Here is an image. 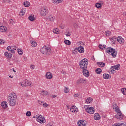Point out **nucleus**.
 Returning <instances> with one entry per match:
<instances>
[{"label": "nucleus", "instance_id": "obj_26", "mask_svg": "<svg viewBox=\"0 0 126 126\" xmlns=\"http://www.w3.org/2000/svg\"><path fill=\"white\" fill-rule=\"evenodd\" d=\"M112 126H126V125L124 123H116Z\"/></svg>", "mask_w": 126, "mask_h": 126}, {"label": "nucleus", "instance_id": "obj_39", "mask_svg": "<svg viewBox=\"0 0 126 126\" xmlns=\"http://www.w3.org/2000/svg\"><path fill=\"white\" fill-rule=\"evenodd\" d=\"M11 48L12 49V53L14 54L15 53L14 51L16 50V47L15 46H11Z\"/></svg>", "mask_w": 126, "mask_h": 126}, {"label": "nucleus", "instance_id": "obj_34", "mask_svg": "<svg viewBox=\"0 0 126 126\" xmlns=\"http://www.w3.org/2000/svg\"><path fill=\"white\" fill-rule=\"evenodd\" d=\"M24 5L25 7H29V6L30 5V3L28 1L24 2Z\"/></svg>", "mask_w": 126, "mask_h": 126}, {"label": "nucleus", "instance_id": "obj_25", "mask_svg": "<svg viewBox=\"0 0 126 126\" xmlns=\"http://www.w3.org/2000/svg\"><path fill=\"white\" fill-rule=\"evenodd\" d=\"M110 40L112 44H115V42H117V38L116 36H114L111 38H110Z\"/></svg>", "mask_w": 126, "mask_h": 126}, {"label": "nucleus", "instance_id": "obj_6", "mask_svg": "<svg viewBox=\"0 0 126 126\" xmlns=\"http://www.w3.org/2000/svg\"><path fill=\"white\" fill-rule=\"evenodd\" d=\"M36 118H37L38 122H41V123H45L46 122L45 118H44L42 115H37Z\"/></svg>", "mask_w": 126, "mask_h": 126}, {"label": "nucleus", "instance_id": "obj_60", "mask_svg": "<svg viewBox=\"0 0 126 126\" xmlns=\"http://www.w3.org/2000/svg\"><path fill=\"white\" fill-rule=\"evenodd\" d=\"M73 26H74V27L76 28V27H77V23H74Z\"/></svg>", "mask_w": 126, "mask_h": 126}, {"label": "nucleus", "instance_id": "obj_53", "mask_svg": "<svg viewBox=\"0 0 126 126\" xmlns=\"http://www.w3.org/2000/svg\"><path fill=\"white\" fill-rule=\"evenodd\" d=\"M9 22L10 24H13L14 23V21L12 19H10Z\"/></svg>", "mask_w": 126, "mask_h": 126}, {"label": "nucleus", "instance_id": "obj_5", "mask_svg": "<svg viewBox=\"0 0 126 126\" xmlns=\"http://www.w3.org/2000/svg\"><path fill=\"white\" fill-rule=\"evenodd\" d=\"M49 12V11L48 10V9L45 8H42L40 10V14L42 16H46L47 14H48V13Z\"/></svg>", "mask_w": 126, "mask_h": 126}, {"label": "nucleus", "instance_id": "obj_14", "mask_svg": "<svg viewBox=\"0 0 126 126\" xmlns=\"http://www.w3.org/2000/svg\"><path fill=\"white\" fill-rule=\"evenodd\" d=\"M8 103L11 107H14L16 105V100H8Z\"/></svg>", "mask_w": 126, "mask_h": 126}, {"label": "nucleus", "instance_id": "obj_49", "mask_svg": "<svg viewBox=\"0 0 126 126\" xmlns=\"http://www.w3.org/2000/svg\"><path fill=\"white\" fill-rule=\"evenodd\" d=\"M7 50H8V51H10V52H11V53H12V49L11 48V46H8L7 48Z\"/></svg>", "mask_w": 126, "mask_h": 126}, {"label": "nucleus", "instance_id": "obj_10", "mask_svg": "<svg viewBox=\"0 0 126 126\" xmlns=\"http://www.w3.org/2000/svg\"><path fill=\"white\" fill-rule=\"evenodd\" d=\"M119 69H120V64L116 65L114 66H112L110 68L111 72H114L113 71H115V70H119Z\"/></svg>", "mask_w": 126, "mask_h": 126}, {"label": "nucleus", "instance_id": "obj_29", "mask_svg": "<svg viewBox=\"0 0 126 126\" xmlns=\"http://www.w3.org/2000/svg\"><path fill=\"white\" fill-rule=\"evenodd\" d=\"M103 77L104 79H109L110 78V75L108 74H103Z\"/></svg>", "mask_w": 126, "mask_h": 126}, {"label": "nucleus", "instance_id": "obj_18", "mask_svg": "<svg viewBox=\"0 0 126 126\" xmlns=\"http://www.w3.org/2000/svg\"><path fill=\"white\" fill-rule=\"evenodd\" d=\"M0 31L1 32H6L7 31V28L5 26H0Z\"/></svg>", "mask_w": 126, "mask_h": 126}, {"label": "nucleus", "instance_id": "obj_45", "mask_svg": "<svg viewBox=\"0 0 126 126\" xmlns=\"http://www.w3.org/2000/svg\"><path fill=\"white\" fill-rule=\"evenodd\" d=\"M25 10V9L22 8L21 11V15H24V14L25 13V12H24Z\"/></svg>", "mask_w": 126, "mask_h": 126}, {"label": "nucleus", "instance_id": "obj_57", "mask_svg": "<svg viewBox=\"0 0 126 126\" xmlns=\"http://www.w3.org/2000/svg\"><path fill=\"white\" fill-rule=\"evenodd\" d=\"M51 98H56L57 95L56 94H52L51 95Z\"/></svg>", "mask_w": 126, "mask_h": 126}, {"label": "nucleus", "instance_id": "obj_61", "mask_svg": "<svg viewBox=\"0 0 126 126\" xmlns=\"http://www.w3.org/2000/svg\"><path fill=\"white\" fill-rule=\"evenodd\" d=\"M47 126H52V124H47Z\"/></svg>", "mask_w": 126, "mask_h": 126}, {"label": "nucleus", "instance_id": "obj_16", "mask_svg": "<svg viewBox=\"0 0 126 126\" xmlns=\"http://www.w3.org/2000/svg\"><path fill=\"white\" fill-rule=\"evenodd\" d=\"M46 77L47 79H52L53 77V75L51 74V72H48L46 74Z\"/></svg>", "mask_w": 126, "mask_h": 126}, {"label": "nucleus", "instance_id": "obj_38", "mask_svg": "<svg viewBox=\"0 0 126 126\" xmlns=\"http://www.w3.org/2000/svg\"><path fill=\"white\" fill-rule=\"evenodd\" d=\"M121 91L124 95H126V88H123L121 89Z\"/></svg>", "mask_w": 126, "mask_h": 126}, {"label": "nucleus", "instance_id": "obj_31", "mask_svg": "<svg viewBox=\"0 0 126 126\" xmlns=\"http://www.w3.org/2000/svg\"><path fill=\"white\" fill-rule=\"evenodd\" d=\"M31 43L32 47H34L37 46V42H36V41L32 40Z\"/></svg>", "mask_w": 126, "mask_h": 126}, {"label": "nucleus", "instance_id": "obj_47", "mask_svg": "<svg viewBox=\"0 0 126 126\" xmlns=\"http://www.w3.org/2000/svg\"><path fill=\"white\" fill-rule=\"evenodd\" d=\"M5 41L3 39H0V45H3Z\"/></svg>", "mask_w": 126, "mask_h": 126}, {"label": "nucleus", "instance_id": "obj_33", "mask_svg": "<svg viewBox=\"0 0 126 126\" xmlns=\"http://www.w3.org/2000/svg\"><path fill=\"white\" fill-rule=\"evenodd\" d=\"M41 95H42L43 96H46V95H48V91H43L41 93Z\"/></svg>", "mask_w": 126, "mask_h": 126}, {"label": "nucleus", "instance_id": "obj_54", "mask_svg": "<svg viewBox=\"0 0 126 126\" xmlns=\"http://www.w3.org/2000/svg\"><path fill=\"white\" fill-rule=\"evenodd\" d=\"M42 106H43V107H44V108H46V107H48V104L44 102Z\"/></svg>", "mask_w": 126, "mask_h": 126}, {"label": "nucleus", "instance_id": "obj_32", "mask_svg": "<svg viewBox=\"0 0 126 126\" xmlns=\"http://www.w3.org/2000/svg\"><path fill=\"white\" fill-rule=\"evenodd\" d=\"M48 19L50 20V21H54V20L55 19V16L53 15H49L48 17Z\"/></svg>", "mask_w": 126, "mask_h": 126}, {"label": "nucleus", "instance_id": "obj_22", "mask_svg": "<svg viewBox=\"0 0 126 126\" xmlns=\"http://www.w3.org/2000/svg\"><path fill=\"white\" fill-rule=\"evenodd\" d=\"M1 106L4 109H6L7 108V104L6 101H3L1 103Z\"/></svg>", "mask_w": 126, "mask_h": 126}, {"label": "nucleus", "instance_id": "obj_9", "mask_svg": "<svg viewBox=\"0 0 126 126\" xmlns=\"http://www.w3.org/2000/svg\"><path fill=\"white\" fill-rule=\"evenodd\" d=\"M78 126H86V124H87V122L85 120H79L78 121Z\"/></svg>", "mask_w": 126, "mask_h": 126}, {"label": "nucleus", "instance_id": "obj_17", "mask_svg": "<svg viewBox=\"0 0 126 126\" xmlns=\"http://www.w3.org/2000/svg\"><path fill=\"white\" fill-rule=\"evenodd\" d=\"M52 2L55 4H59V3L63 2V0H52Z\"/></svg>", "mask_w": 126, "mask_h": 126}, {"label": "nucleus", "instance_id": "obj_24", "mask_svg": "<svg viewBox=\"0 0 126 126\" xmlns=\"http://www.w3.org/2000/svg\"><path fill=\"white\" fill-rule=\"evenodd\" d=\"M28 81L27 80H25L22 84H21V86H22V87H26L27 86V82Z\"/></svg>", "mask_w": 126, "mask_h": 126}, {"label": "nucleus", "instance_id": "obj_4", "mask_svg": "<svg viewBox=\"0 0 126 126\" xmlns=\"http://www.w3.org/2000/svg\"><path fill=\"white\" fill-rule=\"evenodd\" d=\"M17 98V96H16V94L12 93L9 95L8 97V100L16 101Z\"/></svg>", "mask_w": 126, "mask_h": 126}, {"label": "nucleus", "instance_id": "obj_62", "mask_svg": "<svg viewBox=\"0 0 126 126\" xmlns=\"http://www.w3.org/2000/svg\"><path fill=\"white\" fill-rule=\"evenodd\" d=\"M13 71L14 72H16V71H15V70H14V69H13Z\"/></svg>", "mask_w": 126, "mask_h": 126}, {"label": "nucleus", "instance_id": "obj_36", "mask_svg": "<svg viewBox=\"0 0 126 126\" xmlns=\"http://www.w3.org/2000/svg\"><path fill=\"white\" fill-rule=\"evenodd\" d=\"M64 43L66 45H68V46H69V45H71V42L69 40H65Z\"/></svg>", "mask_w": 126, "mask_h": 126}, {"label": "nucleus", "instance_id": "obj_7", "mask_svg": "<svg viewBox=\"0 0 126 126\" xmlns=\"http://www.w3.org/2000/svg\"><path fill=\"white\" fill-rule=\"evenodd\" d=\"M85 110L89 114H94V112H95V109L93 107H89L88 106Z\"/></svg>", "mask_w": 126, "mask_h": 126}, {"label": "nucleus", "instance_id": "obj_52", "mask_svg": "<svg viewBox=\"0 0 126 126\" xmlns=\"http://www.w3.org/2000/svg\"><path fill=\"white\" fill-rule=\"evenodd\" d=\"M65 35L67 37H70V36H71V33L68 32V33H65Z\"/></svg>", "mask_w": 126, "mask_h": 126}, {"label": "nucleus", "instance_id": "obj_27", "mask_svg": "<svg viewBox=\"0 0 126 126\" xmlns=\"http://www.w3.org/2000/svg\"><path fill=\"white\" fill-rule=\"evenodd\" d=\"M113 109L115 110V111L116 112H120V109H119V108H118V106L116 104H114V105H113Z\"/></svg>", "mask_w": 126, "mask_h": 126}, {"label": "nucleus", "instance_id": "obj_59", "mask_svg": "<svg viewBox=\"0 0 126 126\" xmlns=\"http://www.w3.org/2000/svg\"><path fill=\"white\" fill-rule=\"evenodd\" d=\"M58 31L56 32V30H53V32L55 34H58Z\"/></svg>", "mask_w": 126, "mask_h": 126}, {"label": "nucleus", "instance_id": "obj_30", "mask_svg": "<svg viewBox=\"0 0 126 126\" xmlns=\"http://www.w3.org/2000/svg\"><path fill=\"white\" fill-rule=\"evenodd\" d=\"M95 72L97 74H101V73H102V69L100 68H98L96 69Z\"/></svg>", "mask_w": 126, "mask_h": 126}, {"label": "nucleus", "instance_id": "obj_1", "mask_svg": "<svg viewBox=\"0 0 126 126\" xmlns=\"http://www.w3.org/2000/svg\"><path fill=\"white\" fill-rule=\"evenodd\" d=\"M88 65V62H87V59H84L79 62V66L81 69H85V68H87Z\"/></svg>", "mask_w": 126, "mask_h": 126}, {"label": "nucleus", "instance_id": "obj_11", "mask_svg": "<svg viewBox=\"0 0 126 126\" xmlns=\"http://www.w3.org/2000/svg\"><path fill=\"white\" fill-rule=\"evenodd\" d=\"M82 69L83 70V74L84 76L88 77V76H89V71L87 69V68Z\"/></svg>", "mask_w": 126, "mask_h": 126}, {"label": "nucleus", "instance_id": "obj_51", "mask_svg": "<svg viewBox=\"0 0 126 126\" xmlns=\"http://www.w3.org/2000/svg\"><path fill=\"white\" fill-rule=\"evenodd\" d=\"M38 102L40 105H41V106H43L44 105V102H42L40 100H38Z\"/></svg>", "mask_w": 126, "mask_h": 126}, {"label": "nucleus", "instance_id": "obj_21", "mask_svg": "<svg viewBox=\"0 0 126 126\" xmlns=\"http://www.w3.org/2000/svg\"><path fill=\"white\" fill-rule=\"evenodd\" d=\"M94 120H100L101 119V116L99 113H95L94 114Z\"/></svg>", "mask_w": 126, "mask_h": 126}, {"label": "nucleus", "instance_id": "obj_12", "mask_svg": "<svg viewBox=\"0 0 126 126\" xmlns=\"http://www.w3.org/2000/svg\"><path fill=\"white\" fill-rule=\"evenodd\" d=\"M70 111L72 112V113H77V111H78V109H77V107L75 106H71L70 108Z\"/></svg>", "mask_w": 126, "mask_h": 126}, {"label": "nucleus", "instance_id": "obj_20", "mask_svg": "<svg viewBox=\"0 0 126 126\" xmlns=\"http://www.w3.org/2000/svg\"><path fill=\"white\" fill-rule=\"evenodd\" d=\"M96 63L99 67H104L105 65V63L104 62H97Z\"/></svg>", "mask_w": 126, "mask_h": 126}, {"label": "nucleus", "instance_id": "obj_43", "mask_svg": "<svg viewBox=\"0 0 126 126\" xmlns=\"http://www.w3.org/2000/svg\"><path fill=\"white\" fill-rule=\"evenodd\" d=\"M64 92L65 93H68L69 92V89L67 87H65Z\"/></svg>", "mask_w": 126, "mask_h": 126}, {"label": "nucleus", "instance_id": "obj_15", "mask_svg": "<svg viewBox=\"0 0 126 126\" xmlns=\"http://www.w3.org/2000/svg\"><path fill=\"white\" fill-rule=\"evenodd\" d=\"M86 81V80L84 79V78H79L77 81V84H80V83L83 84L85 83V82Z\"/></svg>", "mask_w": 126, "mask_h": 126}, {"label": "nucleus", "instance_id": "obj_8", "mask_svg": "<svg viewBox=\"0 0 126 126\" xmlns=\"http://www.w3.org/2000/svg\"><path fill=\"white\" fill-rule=\"evenodd\" d=\"M116 113H117V115H115V118H116V119H118V120H122V119L124 118V115L122 114L121 110H119V111L117 112Z\"/></svg>", "mask_w": 126, "mask_h": 126}, {"label": "nucleus", "instance_id": "obj_40", "mask_svg": "<svg viewBox=\"0 0 126 126\" xmlns=\"http://www.w3.org/2000/svg\"><path fill=\"white\" fill-rule=\"evenodd\" d=\"M105 34H106V36H111V32L110 31H107L105 32Z\"/></svg>", "mask_w": 126, "mask_h": 126}, {"label": "nucleus", "instance_id": "obj_13", "mask_svg": "<svg viewBox=\"0 0 126 126\" xmlns=\"http://www.w3.org/2000/svg\"><path fill=\"white\" fill-rule=\"evenodd\" d=\"M117 41L119 43V44H124L125 43V40H124V38H123L121 36H118L117 38Z\"/></svg>", "mask_w": 126, "mask_h": 126}, {"label": "nucleus", "instance_id": "obj_50", "mask_svg": "<svg viewBox=\"0 0 126 126\" xmlns=\"http://www.w3.org/2000/svg\"><path fill=\"white\" fill-rule=\"evenodd\" d=\"M78 45H80V47H81V46H83L84 45V43L81 41H80L78 42Z\"/></svg>", "mask_w": 126, "mask_h": 126}, {"label": "nucleus", "instance_id": "obj_28", "mask_svg": "<svg viewBox=\"0 0 126 126\" xmlns=\"http://www.w3.org/2000/svg\"><path fill=\"white\" fill-rule=\"evenodd\" d=\"M93 100V99H92V98L89 97L86 100V103H87V104H90Z\"/></svg>", "mask_w": 126, "mask_h": 126}, {"label": "nucleus", "instance_id": "obj_63", "mask_svg": "<svg viewBox=\"0 0 126 126\" xmlns=\"http://www.w3.org/2000/svg\"><path fill=\"white\" fill-rule=\"evenodd\" d=\"M9 77H10V78H13V77H12L11 76H9Z\"/></svg>", "mask_w": 126, "mask_h": 126}, {"label": "nucleus", "instance_id": "obj_3", "mask_svg": "<svg viewBox=\"0 0 126 126\" xmlns=\"http://www.w3.org/2000/svg\"><path fill=\"white\" fill-rule=\"evenodd\" d=\"M51 51L52 49L50 48V47L47 46H44L40 50L41 53L44 55H50Z\"/></svg>", "mask_w": 126, "mask_h": 126}, {"label": "nucleus", "instance_id": "obj_23", "mask_svg": "<svg viewBox=\"0 0 126 126\" xmlns=\"http://www.w3.org/2000/svg\"><path fill=\"white\" fill-rule=\"evenodd\" d=\"M4 55L5 57H7V58H9V59H11V58H12V54L10 53H8L7 52H5Z\"/></svg>", "mask_w": 126, "mask_h": 126}, {"label": "nucleus", "instance_id": "obj_42", "mask_svg": "<svg viewBox=\"0 0 126 126\" xmlns=\"http://www.w3.org/2000/svg\"><path fill=\"white\" fill-rule=\"evenodd\" d=\"M3 3H5V4H7V3H10V0H3Z\"/></svg>", "mask_w": 126, "mask_h": 126}, {"label": "nucleus", "instance_id": "obj_2", "mask_svg": "<svg viewBox=\"0 0 126 126\" xmlns=\"http://www.w3.org/2000/svg\"><path fill=\"white\" fill-rule=\"evenodd\" d=\"M106 53L109 54V55H112L113 58H116V57H117V52H116L115 49L112 47L107 48L106 49Z\"/></svg>", "mask_w": 126, "mask_h": 126}, {"label": "nucleus", "instance_id": "obj_37", "mask_svg": "<svg viewBox=\"0 0 126 126\" xmlns=\"http://www.w3.org/2000/svg\"><path fill=\"white\" fill-rule=\"evenodd\" d=\"M95 6L97 8H101L102 7V4L101 3H97L95 4Z\"/></svg>", "mask_w": 126, "mask_h": 126}, {"label": "nucleus", "instance_id": "obj_64", "mask_svg": "<svg viewBox=\"0 0 126 126\" xmlns=\"http://www.w3.org/2000/svg\"><path fill=\"white\" fill-rule=\"evenodd\" d=\"M124 14H125V15H126V12H124Z\"/></svg>", "mask_w": 126, "mask_h": 126}, {"label": "nucleus", "instance_id": "obj_46", "mask_svg": "<svg viewBox=\"0 0 126 126\" xmlns=\"http://www.w3.org/2000/svg\"><path fill=\"white\" fill-rule=\"evenodd\" d=\"M17 51L19 55H22V54H23V52L20 49H17Z\"/></svg>", "mask_w": 126, "mask_h": 126}, {"label": "nucleus", "instance_id": "obj_55", "mask_svg": "<svg viewBox=\"0 0 126 126\" xmlns=\"http://www.w3.org/2000/svg\"><path fill=\"white\" fill-rule=\"evenodd\" d=\"M79 96V94H74V97L75 98H77Z\"/></svg>", "mask_w": 126, "mask_h": 126}, {"label": "nucleus", "instance_id": "obj_41", "mask_svg": "<svg viewBox=\"0 0 126 126\" xmlns=\"http://www.w3.org/2000/svg\"><path fill=\"white\" fill-rule=\"evenodd\" d=\"M99 49H101V50H104V49H106V45L102 46L101 44H100L99 45Z\"/></svg>", "mask_w": 126, "mask_h": 126}, {"label": "nucleus", "instance_id": "obj_58", "mask_svg": "<svg viewBox=\"0 0 126 126\" xmlns=\"http://www.w3.org/2000/svg\"><path fill=\"white\" fill-rule=\"evenodd\" d=\"M30 68H31V69H34V68H35V66H34V65H31V66H30Z\"/></svg>", "mask_w": 126, "mask_h": 126}, {"label": "nucleus", "instance_id": "obj_35", "mask_svg": "<svg viewBox=\"0 0 126 126\" xmlns=\"http://www.w3.org/2000/svg\"><path fill=\"white\" fill-rule=\"evenodd\" d=\"M28 19H29L30 21H34V20H35V17L32 15H31L28 17Z\"/></svg>", "mask_w": 126, "mask_h": 126}, {"label": "nucleus", "instance_id": "obj_19", "mask_svg": "<svg viewBox=\"0 0 126 126\" xmlns=\"http://www.w3.org/2000/svg\"><path fill=\"white\" fill-rule=\"evenodd\" d=\"M77 51L82 54L84 53V48H83V46H79L77 48Z\"/></svg>", "mask_w": 126, "mask_h": 126}, {"label": "nucleus", "instance_id": "obj_56", "mask_svg": "<svg viewBox=\"0 0 126 126\" xmlns=\"http://www.w3.org/2000/svg\"><path fill=\"white\" fill-rule=\"evenodd\" d=\"M27 86H30V85H31L32 84V83L31 82H27Z\"/></svg>", "mask_w": 126, "mask_h": 126}, {"label": "nucleus", "instance_id": "obj_48", "mask_svg": "<svg viewBox=\"0 0 126 126\" xmlns=\"http://www.w3.org/2000/svg\"><path fill=\"white\" fill-rule=\"evenodd\" d=\"M60 27L61 28H62V29H64V24H63V23H61L60 25Z\"/></svg>", "mask_w": 126, "mask_h": 126}, {"label": "nucleus", "instance_id": "obj_44", "mask_svg": "<svg viewBox=\"0 0 126 126\" xmlns=\"http://www.w3.org/2000/svg\"><path fill=\"white\" fill-rule=\"evenodd\" d=\"M26 115L27 117H30V116H31V112L30 111H27L26 113Z\"/></svg>", "mask_w": 126, "mask_h": 126}]
</instances>
